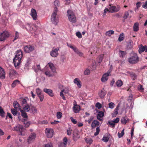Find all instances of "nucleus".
<instances>
[{
  "label": "nucleus",
  "mask_w": 147,
  "mask_h": 147,
  "mask_svg": "<svg viewBox=\"0 0 147 147\" xmlns=\"http://www.w3.org/2000/svg\"><path fill=\"white\" fill-rule=\"evenodd\" d=\"M23 53L22 51L19 50L17 52L16 54L13 59V62L15 67L18 68L21 63V60L22 57Z\"/></svg>",
  "instance_id": "1"
},
{
  "label": "nucleus",
  "mask_w": 147,
  "mask_h": 147,
  "mask_svg": "<svg viewBox=\"0 0 147 147\" xmlns=\"http://www.w3.org/2000/svg\"><path fill=\"white\" fill-rule=\"evenodd\" d=\"M128 61L131 63H136L139 61L138 57L136 53H132L131 54V57L128 59Z\"/></svg>",
  "instance_id": "2"
},
{
  "label": "nucleus",
  "mask_w": 147,
  "mask_h": 147,
  "mask_svg": "<svg viewBox=\"0 0 147 147\" xmlns=\"http://www.w3.org/2000/svg\"><path fill=\"white\" fill-rule=\"evenodd\" d=\"M57 9L54 10L51 17V20L52 23L55 25H57L58 23L59 19L57 15Z\"/></svg>",
  "instance_id": "3"
},
{
  "label": "nucleus",
  "mask_w": 147,
  "mask_h": 147,
  "mask_svg": "<svg viewBox=\"0 0 147 147\" xmlns=\"http://www.w3.org/2000/svg\"><path fill=\"white\" fill-rule=\"evenodd\" d=\"M67 13L69 20L72 23L76 22V19L74 12L71 10H68Z\"/></svg>",
  "instance_id": "4"
},
{
  "label": "nucleus",
  "mask_w": 147,
  "mask_h": 147,
  "mask_svg": "<svg viewBox=\"0 0 147 147\" xmlns=\"http://www.w3.org/2000/svg\"><path fill=\"white\" fill-rule=\"evenodd\" d=\"M25 129L23 126L20 124H18L14 127L12 130L13 131H18L19 132L20 135L22 136H24L25 134L23 133V132L25 130Z\"/></svg>",
  "instance_id": "5"
},
{
  "label": "nucleus",
  "mask_w": 147,
  "mask_h": 147,
  "mask_svg": "<svg viewBox=\"0 0 147 147\" xmlns=\"http://www.w3.org/2000/svg\"><path fill=\"white\" fill-rule=\"evenodd\" d=\"M54 132L53 129L50 128H47L45 130L46 135L48 138L52 137L53 135Z\"/></svg>",
  "instance_id": "6"
},
{
  "label": "nucleus",
  "mask_w": 147,
  "mask_h": 147,
  "mask_svg": "<svg viewBox=\"0 0 147 147\" xmlns=\"http://www.w3.org/2000/svg\"><path fill=\"white\" fill-rule=\"evenodd\" d=\"M36 134L34 133H32L27 138V142L28 144H30L33 142L36 138Z\"/></svg>",
  "instance_id": "7"
},
{
  "label": "nucleus",
  "mask_w": 147,
  "mask_h": 147,
  "mask_svg": "<svg viewBox=\"0 0 147 147\" xmlns=\"http://www.w3.org/2000/svg\"><path fill=\"white\" fill-rule=\"evenodd\" d=\"M111 70L110 69L109 70L107 73L104 74L102 78H101V81L102 82H105L108 79V76L110 75V73Z\"/></svg>",
  "instance_id": "8"
},
{
  "label": "nucleus",
  "mask_w": 147,
  "mask_h": 147,
  "mask_svg": "<svg viewBox=\"0 0 147 147\" xmlns=\"http://www.w3.org/2000/svg\"><path fill=\"white\" fill-rule=\"evenodd\" d=\"M120 7L118 5H117V7H115L112 6L110 5L109 7V12L113 13L114 12H117L120 10Z\"/></svg>",
  "instance_id": "9"
},
{
  "label": "nucleus",
  "mask_w": 147,
  "mask_h": 147,
  "mask_svg": "<svg viewBox=\"0 0 147 147\" xmlns=\"http://www.w3.org/2000/svg\"><path fill=\"white\" fill-rule=\"evenodd\" d=\"M59 49V47L52 50L50 52L51 56L53 57H56L58 55V51Z\"/></svg>",
  "instance_id": "10"
},
{
  "label": "nucleus",
  "mask_w": 147,
  "mask_h": 147,
  "mask_svg": "<svg viewBox=\"0 0 147 147\" xmlns=\"http://www.w3.org/2000/svg\"><path fill=\"white\" fill-rule=\"evenodd\" d=\"M9 34L7 31H4L0 34V41H3L9 36Z\"/></svg>",
  "instance_id": "11"
},
{
  "label": "nucleus",
  "mask_w": 147,
  "mask_h": 147,
  "mask_svg": "<svg viewBox=\"0 0 147 147\" xmlns=\"http://www.w3.org/2000/svg\"><path fill=\"white\" fill-rule=\"evenodd\" d=\"M24 51L26 53H29L34 50V47L30 45L25 46L24 48Z\"/></svg>",
  "instance_id": "12"
},
{
  "label": "nucleus",
  "mask_w": 147,
  "mask_h": 147,
  "mask_svg": "<svg viewBox=\"0 0 147 147\" xmlns=\"http://www.w3.org/2000/svg\"><path fill=\"white\" fill-rule=\"evenodd\" d=\"M74 105L73 107V111L75 113H78L80 110V107L79 105H77L75 101L74 102Z\"/></svg>",
  "instance_id": "13"
},
{
  "label": "nucleus",
  "mask_w": 147,
  "mask_h": 147,
  "mask_svg": "<svg viewBox=\"0 0 147 147\" xmlns=\"http://www.w3.org/2000/svg\"><path fill=\"white\" fill-rule=\"evenodd\" d=\"M45 69L46 70L45 74L48 77H52L54 76V74L55 72H53L52 71H50L49 70L47 69V66L45 67Z\"/></svg>",
  "instance_id": "14"
},
{
  "label": "nucleus",
  "mask_w": 147,
  "mask_h": 147,
  "mask_svg": "<svg viewBox=\"0 0 147 147\" xmlns=\"http://www.w3.org/2000/svg\"><path fill=\"white\" fill-rule=\"evenodd\" d=\"M30 15L32 16L34 20H36L37 17L36 12L35 10L34 9H32L31 10V13Z\"/></svg>",
  "instance_id": "15"
},
{
  "label": "nucleus",
  "mask_w": 147,
  "mask_h": 147,
  "mask_svg": "<svg viewBox=\"0 0 147 147\" xmlns=\"http://www.w3.org/2000/svg\"><path fill=\"white\" fill-rule=\"evenodd\" d=\"M43 91L44 92L48 94L51 97H53L54 96V94L53 93L52 90L50 89L44 88L43 89Z\"/></svg>",
  "instance_id": "16"
},
{
  "label": "nucleus",
  "mask_w": 147,
  "mask_h": 147,
  "mask_svg": "<svg viewBox=\"0 0 147 147\" xmlns=\"http://www.w3.org/2000/svg\"><path fill=\"white\" fill-rule=\"evenodd\" d=\"M74 82L75 84L77 85L79 88H80L82 86L81 82L78 78H76L75 79Z\"/></svg>",
  "instance_id": "17"
},
{
  "label": "nucleus",
  "mask_w": 147,
  "mask_h": 147,
  "mask_svg": "<svg viewBox=\"0 0 147 147\" xmlns=\"http://www.w3.org/2000/svg\"><path fill=\"white\" fill-rule=\"evenodd\" d=\"M50 68L51 71L53 72H56V69L53 63H49L47 65Z\"/></svg>",
  "instance_id": "18"
},
{
  "label": "nucleus",
  "mask_w": 147,
  "mask_h": 147,
  "mask_svg": "<svg viewBox=\"0 0 147 147\" xmlns=\"http://www.w3.org/2000/svg\"><path fill=\"white\" fill-rule=\"evenodd\" d=\"M138 51L140 53H141L144 51L147 52V46L146 45L142 46L139 48Z\"/></svg>",
  "instance_id": "19"
},
{
  "label": "nucleus",
  "mask_w": 147,
  "mask_h": 147,
  "mask_svg": "<svg viewBox=\"0 0 147 147\" xmlns=\"http://www.w3.org/2000/svg\"><path fill=\"white\" fill-rule=\"evenodd\" d=\"M54 5L55 7L54 10H55L57 9V11H58V7H59L60 5V3L58 0H55L54 2Z\"/></svg>",
  "instance_id": "20"
},
{
  "label": "nucleus",
  "mask_w": 147,
  "mask_h": 147,
  "mask_svg": "<svg viewBox=\"0 0 147 147\" xmlns=\"http://www.w3.org/2000/svg\"><path fill=\"white\" fill-rule=\"evenodd\" d=\"M106 94V91L103 89L99 92L98 95L101 98H102L104 97Z\"/></svg>",
  "instance_id": "21"
},
{
  "label": "nucleus",
  "mask_w": 147,
  "mask_h": 147,
  "mask_svg": "<svg viewBox=\"0 0 147 147\" xmlns=\"http://www.w3.org/2000/svg\"><path fill=\"white\" fill-rule=\"evenodd\" d=\"M5 78V72L3 69L0 67V78L4 79Z\"/></svg>",
  "instance_id": "22"
},
{
  "label": "nucleus",
  "mask_w": 147,
  "mask_h": 147,
  "mask_svg": "<svg viewBox=\"0 0 147 147\" xmlns=\"http://www.w3.org/2000/svg\"><path fill=\"white\" fill-rule=\"evenodd\" d=\"M99 124V122L96 120H94L92 122L91 127L92 128H94L96 126H98Z\"/></svg>",
  "instance_id": "23"
},
{
  "label": "nucleus",
  "mask_w": 147,
  "mask_h": 147,
  "mask_svg": "<svg viewBox=\"0 0 147 147\" xmlns=\"http://www.w3.org/2000/svg\"><path fill=\"white\" fill-rule=\"evenodd\" d=\"M104 115V113L102 111H99L97 115V119L100 121L102 120V118Z\"/></svg>",
  "instance_id": "24"
},
{
  "label": "nucleus",
  "mask_w": 147,
  "mask_h": 147,
  "mask_svg": "<svg viewBox=\"0 0 147 147\" xmlns=\"http://www.w3.org/2000/svg\"><path fill=\"white\" fill-rule=\"evenodd\" d=\"M13 107L15 109H18V111H20L21 109V107L20 106L19 104L17 101L14 102Z\"/></svg>",
  "instance_id": "25"
},
{
  "label": "nucleus",
  "mask_w": 147,
  "mask_h": 147,
  "mask_svg": "<svg viewBox=\"0 0 147 147\" xmlns=\"http://www.w3.org/2000/svg\"><path fill=\"white\" fill-rule=\"evenodd\" d=\"M139 29V24L137 22L135 23L133 26V30L135 32L138 31Z\"/></svg>",
  "instance_id": "26"
},
{
  "label": "nucleus",
  "mask_w": 147,
  "mask_h": 147,
  "mask_svg": "<svg viewBox=\"0 0 147 147\" xmlns=\"http://www.w3.org/2000/svg\"><path fill=\"white\" fill-rule=\"evenodd\" d=\"M20 81L19 80H15L13 82L11 85L12 88H14L18 84H20Z\"/></svg>",
  "instance_id": "27"
},
{
  "label": "nucleus",
  "mask_w": 147,
  "mask_h": 147,
  "mask_svg": "<svg viewBox=\"0 0 147 147\" xmlns=\"http://www.w3.org/2000/svg\"><path fill=\"white\" fill-rule=\"evenodd\" d=\"M119 105L117 106L116 108L114 110L113 113H112V115L113 117H115L116 115L118 114V111L119 110Z\"/></svg>",
  "instance_id": "28"
},
{
  "label": "nucleus",
  "mask_w": 147,
  "mask_h": 147,
  "mask_svg": "<svg viewBox=\"0 0 147 147\" xmlns=\"http://www.w3.org/2000/svg\"><path fill=\"white\" fill-rule=\"evenodd\" d=\"M32 113L33 114H36L37 113V109L35 107L32 106L30 109Z\"/></svg>",
  "instance_id": "29"
},
{
  "label": "nucleus",
  "mask_w": 147,
  "mask_h": 147,
  "mask_svg": "<svg viewBox=\"0 0 147 147\" xmlns=\"http://www.w3.org/2000/svg\"><path fill=\"white\" fill-rule=\"evenodd\" d=\"M67 45L68 47L72 49L75 52H77L78 49L76 47L73 46L70 44H69L68 43H67Z\"/></svg>",
  "instance_id": "30"
},
{
  "label": "nucleus",
  "mask_w": 147,
  "mask_h": 147,
  "mask_svg": "<svg viewBox=\"0 0 147 147\" xmlns=\"http://www.w3.org/2000/svg\"><path fill=\"white\" fill-rule=\"evenodd\" d=\"M26 119H24L22 121L24 122L25 127H28L30 125V121H27Z\"/></svg>",
  "instance_id": "31"
},
{
  "label": "nucleus",
  "mask_w": 147,
  "mask_h": 147,
  "mask_svg": "<svg viewBox=\"0 0 147 147\" xmlns=\"http://www.w3.org/2000/svg\"><path fill=\"white\" fill-rule=\"evenodd\" d=\"M20 111L21 112L22 116L24 118V119H26L27 116L26 113L25 112V111L22 109H21Z\"/></svg>",
  "instance_id": "32"
},
{
  "label": "nucleus",
  "mask_w": 147,
  "mask_h": 147,
  "mask_svg": "<svg viewBox=\"0 0 147 147\" xmlns=\"http://www.w3.org/2000/svg\"><path fill=\"white\" fill-rule=\"evenodd\" d=\"M114 32L113 30H109L107 32L105 33V35L109 36H111L112 34H114Z\"/></svg>",
  "instance_id": "33"
},
{
  "label": "nucleus",
  "mask_w": 147,
  "mask_h": 147,
  "mask_svg": "<svg viewBox=\"0 0 147 147\" xmlns=\"http://www.w3.org/2000/svg\"><path fill=\"white\" fill-rule=\"evenodd\" d=\"M24 111L26 112H29L30 110V108L29 105L27 104L23 106Z\"/></svg>",
  "instance_id": "34"
},
{
  "label": "nucleus",
  "mask_w": 147,
  "mask_h": 147,
  "mask_svg": "<svg viewBox=\"0 0 147 147\" xmlns=\"http://www.w3.org/2000/svg\"><path fill=\"white\" fill-rule=\"evenodd\" d=\"M26 28L27 30L31 32L32 33L33 32L32 31L33 28L31 27V25L30 24H28L26 25Z\"/></svg>",
  "instance_id": "35"
},
{
  "label": "nucleus",
  "mask_w": 147,
  "mask_h": 147,
  "mask_svg": "<svg viewBox=\"0 0 147 147\" xmlns=\"http://www.w3.org/2000/svg\"><path fill=\"white\" fill-rule=\"evenodd\" d=\"M126 54V53L124 51H120L119 52V55L120 57H124Z\"/></svg>",
  "instance_id": "36"
},
{
  "label": "nucleus",
  "mask_w": 147,
  "mask_h": 147,
  "mask_svg": "<svg viewBox=\"0 0 147 147\" xmlns=\"http://www.w3.org/2000/svg\"><path fill=\"white\" fill-rule=\"evenodd\" d=\"M128 120V119L123 117L121 119V121L122 124H125Z\"/></svg>",
  "instance_id": "37"
},
{
  "label": "nucleus",
  "mask_w": 147,
  "mask_h": 147,
  "mask_svg": "<svg viewBox=\"0 0 147 147\" xmlns=\"http://www.w3.org/2000/svg\"><path fill=\"white\" fill-rule=\"evenodd\" d=\"M69 89L68 87H65L64 89L61 90V91H62L65 94H68L69 93Z\"/></svg>",
  "instance_id": "38"
},
{
  "label": "nucleus",
  "mask_w": 147,
  "mask_h": 147,
  "mask_svg": "<svg viewBox=\"0 0 147 147\" xmlns=\"http://www.w3.org/2000/svg\"><path fill=\"white\" fill-rule=\"evenodd\" d=\"M37 96L39 98L40 101L41 102L43 101L44 99V95L43 93L39 94Z\"/></svg>",
  "instance_id": "39"
},
{
  "label": "nucleus",
  "mask_w": 147,
  "mask_h": 147,
  "mask_svg": "<svg viewBox=\"0 0 147 147\" xmlns=\"http://www.w3.org/2000/svg\"><path fill=\"white\" fill-rule=\"evenodd\" d=\"M85 141L87 144H90L92 143L93 140L91 138H87L85 139Z\"/></svg>",
  "instance_id": "40"
},
{
  "label": "nucleus",
  "mask_w": 147,
  "mask_h": 147,
  "mask_svg": "<svg viewBox=\"0 0 147 147\" xmlns=\"http://www.w3.org/2000/svg\"><path fill=\"white\" fill-rule=\"evenodd\" d=\"M124 37V35L123 33L121 34L119 36L118 38L119 40V41H121L123 40Z\"/></svg>",
  "instance_id": "41"
},
{
  "label": "nucleus",
  "mask_w": 147,
  "mask_h": 147,
  "mask_svg": "<svg viewBox=\"0 0 147 147\" xmlns=\"http://www.w3.org/2000/svg\"><path fill=\"white\" fill-rule=\"evenodd\" d=\"M36 91L37 95L43 93L42 91L39 88H37Z\"/></svg>",
  "instance_id": "42"
},
{
  "label": "nucleus",
  "mask_w": 147,
  "mask_h": 147,
  "mask_svg": "<svg viewBox=\"0 0 147 147\" xmlns=\"http://www.w3.org/2000/svg\"><path fill=\"white\" fill-rule=\"evenodd\" d=\"M123 84V82L122 81L120 80H119L117 81L116 82V85L118 87H121Z\"/></svg>",
  "instance_id": "43"
},
{
  "label": "nucleus",
  "mask_w": 147,
  "mask_h": 147,
  "mask_svg": "<svg viewBox=\"0 0 147 147\" xmlns=\"http://www.w3.org/2000/svg\"><path fill=\"white\" fill-rule=\"evenodd\" d=\"M62 115V114L61 112H57L56 115L57 118L58 119H60L61 118Z\"/></svg>",
  "instance_id": "44"
},
{
  "label": "nucleus",
  "mask_w": 147,
  "mask_h": 147,
  "mask_svg": "<svg viewBox=\"0 0 147 147\" xmlns=\"http://www.w3.org/2000/svg\"><path fill=\"white\" fill-rule=\"evenodd\" d=\"M124 129H123L121 131V133H119V132L118 133V136L119 138H121L122 137L124 134Z\"/></svg>",
  "instance_id": "45"
},
{
  "label": "nucleus",
  "mask_w": 147,
  "mask_h": 147,
  "mask_svg": "<svg viewBox=\"0 0 147 147\" xmlns=\"http://www.w3.org/2000/svg\"><path fill=\"white\" fill-rule=\"evenodd\" d=\"M21 103L23 106L27 105V100L25 98L23 99L21 101Z\"/></svg>",
  "instance_id": "46"
},
{
  "label": "nucleus",
  "mask_w": 147,
  "mask_h": 147,
  "mask_svg": "<svg viewBox=\"0 0 147 147\" xmlns=\"http://www.w3.org/2000/svg\"><path fill=\"white\" fill-rule=\"evenodd\" d=\"M0 115L3 117L4 116V112L1 107H0Z\"/></svg>",
  "instance_id": "47"
},
{
  "label": "nucleus",
  "mask_w": 147,
  "mask_h": 147,
  "mask_svg": "<svg viewBox=\"0 0 147 147\" xmlns=\"http://www.w3.org/2000/svg\"><path fill=\"white\" fill-rule=\"evenodd\" d=\"M18 110V109H12L11 110V112L12 114L14 115H16L17 114V111Z\"/></svg>",
  "instance_id": "48"
},
{
  "label": "nucleus",
  "mask_w": 147,
  "mask_h": 147,
  "mask_svg": "<svg viewBox=\"0 0 147 147\" xmlns=\"http://www.w3.org/2000/svg\"><path fill=\"white\" fill-rule=\"evenodd\" d=\"M72 130L71 128H69L67 130V135H70L72 133Z\"/></svg>",
  "instance_id": "49"
},
{
  "label": "nucleus",
  "mask_w": 147,
  "mask_h": 147,
  "mask_svg": "<svg viewBox=\"0 0 147 147\" xmlns=\"http://www.w3.org/2000/svg\"><path fill=\"white\" fill-rule=\"evenodd\" d=\"M90 73V70L88 69H86L84 72V74L85 75H88Z\"/></svg>",
  "instance_id": "50"
},
{
  "label": "nucleus",
  "mask_w": 147,
  "mask_h": 147,
  "mask_svg": "<svg viewBox=\"0 0 147 147\" xmlns=\"http://www.w3.org/2000/svg\"><path fill=\"white\" fill-rule=\"evenodd\" d=\"M115 105L112 102H110L109 104V107L110 108L113 109L114 108Z\"/></svg>",
  "instance_id": "51"
},
{
  "label": "nucleus",
  "mask_w": 147,
  "mask_h": 147,
  "mask_svg": "<svg viewBox=\"0 0 147 147\" xmlns=\"http://www.w3.org/2000/svg\"><path fill=\"white\" fill-rule=\"evenodd\" d=\"M109 140V138L108 137L104 136L102 138V141L105 142H108Z\"/></svg>",
  "instance_id": "52"
},
{
  "label": "nucleus",
  "mask_w": 147,
  "mask_h": 147,
  "mask_svg": "<svg viewBox=\"0 0 147 147\" xmlns=\"http://www.w3.org/2000/svg\"><path fill=\"white\" fill-rule=\"evenodd\" d=\"M103 57V55H101L99 56L97 58V60H98V62L100 63L102 61Z\"/></svg>",
  "instance_id": "53"
},
{
  "label": "nucleus",
  "mask_w": 147,
  "mask_h": 147,
  "mask_svg": "<svg viewBox=\"0 0 147 147\" xmlns=\"http://www.w3.org/2000/svg\"><path fill=\"white\" fill-rule=\"evenodd\" d=\"M63 93L64 92H63L62 91H61L60 93V95L61 97H62L63 99L65 100L66 98L64 96V95L63 94Z\"/></svg>",
  "instance_id": "54"
},
{
  "label": "nucleus",
  "mask_w": 147,
  "mask_h": 147,
  "mask_svg": "<svg viewBox=\"0 0 147 147\" xmlns=\"http://www.w3.org/2000/svg\"><path fill=\"white\" fill-rule=\"evenodd\" d=\"M63 144L65 146H66L67 142V139L66 137H64L63 139Z\"/></svg>",
  "instance_id": "55"
},
{
  "label": "nucleus",
  "mask_w": 147,
  "mask_h": 147,
  "mask_svg": "<svg viewBox=\"0 0 147 147\" xmlns=\"http://www.w3.org/2000/svg\"><path fill=\"white\" fill-rule=\"evenodd\" d=\"M34 70L36 72H37L39 70H40V66L39 65H38L36 66V69H34Z\"/></svg>",
  "instance_id": "56"
},
{
  "label": "nucleus",
  "mask_w": 147,
  "mask_h": 147,
  "mask_svg": "<svg viewBox=\"0 0 147 147\" xmlns=\"http://www.w3.org/2000/svg\"><path fill=\"white\" fill-rule=\"evenodd\" d=\"M96 132L94 134V135L95 136H96L98 134L99 132L100 131V129L99 128V127H97L96 128Z\"/></svg>",
  "instance_id": "57"
},
{
  "label": "nucleus",
  "mask_w": 147,
  "mask_h": 147,
  "mask_svg": "<svg viewBox=\"0 0 147 147\" xmlns=\"http://www.w3.org/2000/svg\"><path fill=\"white\" fill-rule=\"evenodd\" d=\"M109 124L112 126L113 127H114L115 124L112 121H108Z\"/></svg>",
  "instance_id": "58"
},
{
  "label": "nucleus",
  "mask_w": 147,
  "mask_h": 147,
  "mask_svg": "<svg viewBox=\"0 0 147 147\" xmlns=\"http://www.w3.org/2000/svg\"><path fill=\"white\" fill-rule=\"evenodd\" d=\"M102 107L101 105L99 102H97L96 105V107L98 109H100Z\"/></svg>",
  "instance_id": "59"
},
{
  "label": "nucleus",
  "mask_w": 147,
  "mask_h": 147,
  "mask_svg": "<svg viewBox=\"0 0 147 147\" xmlns=\"http://www.w3.org/2000/svg\"><path fill=\"white\" fill-rule=\"evenodd\" d=\"M76 36L79 38H81L82 37V35L81 33L79 32H77L76 33Z\"/></svg>",
  "instance_id": "60"
},
{
  "label": "nucleus",
  "mask_w": 147,
  "mask_h": 147,
  "mask_svg": "<svg viewBox=\"0 0 147 147\" xmlns=\"http://www.w3.org/2000/svg\"><path fill=\"white\" fill-rule=\"evenodd\" d=\"M70 119L71 121V122L74 124H76L77 123V121L76 120L73 118L72 117H71L70 118Z\"/></svg>",
  "instance_id": "61"
},
{
  "label": "nucleus",
  "mask_w": 147,
  "mask_h": 147,
  "mask_svg": "<svg viewBox=\"0 0 147 147\" xmlns=\"http://www.w3.org/2000/svg\"><path fill=\"white\" fill-rule=\"evenodd\" d=\"M16 74V71L13 69H11L9 71V75L11 76V75H14Z\"/></svg>",
  "instance_id": "62"
},
{
  "label": "nucleus",
  "mask_w": 147,
  "mask_h": 147,
  "mask_svg": "<svg viewBox=\"0 0 147 147\" xmlns=\"http://www.w3.org/2000/svg\"><path fill=\"white\" fill-rule=\"evenodd\" d=\"M119 121V119L118 118H117L115 119H114L112 121L115 124L118 123Z\"/></svg>",
  "instance_id": "63"
},
{
  "label": "nucleus",
  "mask_w": 147,
  "mask_h": 147,
  "mask_svg": "<svg viewBox=\"0 0 147 147\" xmlns=\"http://www.w3.org/2000/svg\"><path fill=\"white\" fill-rule=\"evenodd\" d=\"M59 147H66V146H65L62 142H60L58 144Z\"/></svg>",
  "instance_id": "64"
}]
</instances>
